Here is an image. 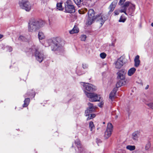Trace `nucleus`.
<instances>
[{
    "instance_id": "nucleus-24",
    "label": "nucleus",
    "mask_w": 153,
    "mask_h": 153,
    "mask_svg": "<svg viewBox=\"0 0 153 153\" xmlns=\"http://www.w3.org/2000/svg\"><path fill=\"white\" fill-rule=\"evenodd\" d=\"M131 4H130V2L129 1H126V2L123 6L122 7V8L121 9H125L126 10H127V8L128 6H130Z\"/></svg>"
},
{
    "instance_id": "nucleus-17",
    "label": "nucleus",
    "mask_w": 153,
    "mask_h": 153,
    "mask_svg": "<svg viewBox=\"0 0 153 153\" xmlns=\"http://www.w3.org/2000/svg\"><path fill=\"white\" fill-rule=\"evenodd\" d=\"M95 20V18L88 17L86 23V25H91Z\"/></svg>"
},
{
    "instance_id": "nucleus-34",
    "label": "nucleus",
    "mask_w": 153,
    "mask_h": 153,
    "mask_svg": "<svg viewBox=\"0 0 153 153\" xmlns=\"http://www.w3.org/2000/svg\"><path fill=\"white\" fill-rule=\"evenodd\" d=\"M151 144L150 143H148L146 145L145 149L146 150H148L150 147Z\"/></svg>"
},
{
    "instance_id": "nucleus-50",
    "label": "nucleus",
    "mask_w": 153,
    "mask_h": 153,
    "mask_svg": "<svg viewBox=\"0 0 153 153\" xmlns=\"http://www.w3.org/2000/svg\"><path fill=\"white\" fill-rule=\"evenodd\" d=\"M27 95V94H25V97H27V95L26 96V95Z\"/></svg>"
},
{
    "instance_id": "nucleus-37",
    "label": "nucleus",
    "mask_w": 153,
    "mask_h": 153,
    "mask_svg": "<svg viewBox=\"0 0 153 153\" xmlns=\"http://www.w3.org/2000/svg\"><path fill=\"white\" fill-rule=\"evenodd\" d=\"M75 4L77 5L80 4L82 0H74Z\"/></svg>"
},
{
    "instance_id": "nucleus-6",
    "label": "nucleus",
    "mask_w": 153,
    "mask_h": 153,
    "mask_svg": "<svg viewBox=\"0 0 153 153\" xmlns=\"http://www.w3.org/2000/svg\"><path fill=\"white\" fill-rule=\"evenodd\" d=\"M75 10L72 2L70 0H68L65 3V11L66 13H73L75 12Z\"/></svg>"
},
{
    "instance_id": "nucleus-27",
    "label": "nucleus",
    "mask_w": 153,
    "mask_h": 153,
    "mask_svg": "<svg viewBox=\"0 0 153 153\" xmlns=\"http://www.w3.org/2000/svg\"><path fill=\"white\" fill-rule=\"evenodd\" d=\"M57 9L60 10H63V8L62 7V5L61 3H58L56 4Z\"/></svg>"
},
{
    "instance_id": "nucleus-31",
    "label": "nucleus",
    "mask_w": 153,
    "mask_h": 153,
    "mask_svg": "<svg viewBox=\"0 0 153 153\" xmlns=\"http://www.w3.org/2000/svg\"><path fill=\"white\" fill-rule=\"evenodd\" d=\"M18 39L19 40L23 41H25L26 40L25 37L22 35H21L19 36Z\"/></svg>"
},
{
    "instance_id": "nucleus-32",
    "label": "nucleus",
    "mask_w": 153,
    "mask_h": 153,
    "mask_svg": "<svg viewBox=\"0 0 153 153\" xmlns=\"http://www.w3.org/2000/svg\"><path fill=\"white\" fill-rule=\"evenodd\" d=\"M86 38V36L85 35H82L80 37L81 40L82 41H85Z\"/></svg>"
},
{
    "instance_id": "nucleus-15",
    "label": "nucleus",
    "mask_w": 153,
    "mask_h": 153,
    "mask_svg": "<svg viewBox=\"0 0 153 153\" xmlns=\"http://www.w3.org/2000/svg\"><path fill=\"white\" fill-rule=\"evenodd\" d=\"M140 56L139 55H137L134 59V66L136 67H137L140 65V61L139 59Z\"/></svg>"
},
{
    "instance_id": "nucleus-25",
    "label": "nucleus",
    "mask_w": 153,
    "mask_h": 153,
    "mask_svg": "<svg viewBox=\"0 0 153 153\" xmlns=\"http://www.w3.org/2000/svg\"><path fill=\"white\" fill-rule=\"evenodd\" d=\"M126 148L130 151H133L135 149V147L134 146L128 145L126 146Z\"/></svg>"
},
{
    "instance_id": "nucleus-23",
    "label": "nucleus",
    "mask_w": 153,
    "mask_h": 153,
    "mask_svg": "<svg viewBox=\"0 0 153 153\" xmlns=\"http://www.w3.org/2000/svg\"><path fill=\"white\" fill-rule=\"evenodd\" d=\"M39 40H42L45 38V36L44 33L42 31H40L38 34Z\"/></svg>"
},
{
    "instance_id": "nucleus-4",
    "label": "nucleus",
    "mask_w": 153,
    "mask_h": 153,
    "mask_svg": "<svg viewBox=\"0 0 153 153\" xmlns=\"http://www.w3.org/2000/svg\"><path fill=\"white\" fill-rule=\"evenodd\" d=\"M20 7L26 11H30L31 8V5L28 0H22L19 1Z\"/></svg>"
},
{
    "instance_id": "nucleus-9",
    "label": "nucleus",
    "mask_w": 153,
    "mask_h": 153,
    "mask_svg": "<svg viewBox=\"0 0 153 153\" xmlns=\"http://www.w3.org/2000/svg\"><path fill=\"white\" fill-rule=\"evenodd\" d=\"M81 84L83 85L84 91L86 90L88 91H95L96 90L95 87L91 84L83 82H81Z\"/></svg>"
},
{
    "instance_id": "nucleus-39",
    "label": "nucleus",
    "mask_w": 153,
    "mask_h": 153,
    "mask_svg": "<svg viewBox=\"0 0 153 153\" xmlns=\"http://www.w3.org/2000/svg\"><path fill=\"white\" fill-rule=\"evenodd\" d=\"M120 10H115V11H114V13L115 15H116L119 14L120 12Z\"/></svg>"
},
{
    "instance_id": "nucleus-47",
    "label": "nucleus",
    "mask_w": 153,
    "mask_h": 153,
    "mask_svg": "<svg viewBox=\"0 0 153 153\" xmlns=\"http://www.w3.org/2000/svg\"><path fill=\"white\" fill-rule=\"evenodd\" d=\"M148 87H149V85H147L146 87L145 88V89H147L148 88Z\"/></svg>"
},
{
    "instance_id": "nucleus-36",
    "label": "nucleus",
    "mask_w": 153,
    "mask_h": 153,
    "mask_svg": "<svg viewBox=\"0 0 153 153\" xmlns=\"http://www.w3.org/2000/svg\"><path fill=\"white\" fill-rule=\"evenodd\" d=\"M122 85V83L120 81H118L116 84V86L117 88L120 87Z\"/></svg>"
},
{
    "instance_id": "nucleus-42",
    "label": "nucleus",
    "mask_w": 153,
    "mask_h": 153,
    "mask_svg": "<svg viewBox=\"0 0 153 153\" xmlns=\"http://www.w3.org/2000/svg\"><path fill=\"white\" fill-rule=\"evenodd\" d=\"M88 105L89 106L88 108H94L93 105L91 103L89 102L88 103Z\"/></svg>"
},
{
    "instance_id": "nucleus-10",
    "label": "nucleus",
    "mask_w": 153,
    "mask_h": 153,
    "mask_svg": "<svg viewBox=\"0 0 153 153\" xmlns=\"http://www.w3.org/2000/svg\"><path fill=\"white\" fill-rule=\"evenodd\" d=\"M113 130V126L111 123H108L107 127L105 132V138H108L111 135Z\"/></svg>"
},
{
    "instance_id": "nucleus-13",
    "label": "nucleus",
    "mask_w": 153,
    "mask_h": 153,
    "mask_svg": "<svg viewBox=\"0 0 153 153\" xmlns=\"http://www.w3.org/2000/svg\"><path fill=\"white\" fill-rule=\"evenodd\" d=\"M117 2V0H115L111 4L108 8L109 9V11L108 12L109 14H110L114 10L116 5Z\"/></svg>"
},
{
    "instance_id": "nucleus-18",
    "label": "nucleus",
    "mask_w": 153,
    "mask_h": 153,
    "mask_svg": "<svg viewBox=\"0 0 153 153\" xmlns=\"http://www.w3.org/2000/svg\"><path fill=\"white\" fill-rule=\"evenodd\" d=\"M136 71V69L134 68H132L130 69L128 72V76H130L133 75Z\"/></svg>"
},
{
    "instance_id": "nucleus-41",
    "label": "nucleus",
    "mask_w": 153,
    "mask_h": 153,
    "mask_svg": "<svg viewBox=\"0 0 153 153\" xmlns=\"http://www.w3.org/2000/svg\"><path fill=\"white\" fill-rule=\"evenodd\" d=\"M88 112H86V111H85V116L86 117H88V116H90V114L91 113L89 111H88Z\"/></svg>"
},
{
    "instance_id": "nucleus-3",
    "label": "nucleus",
    "mask_w": 153,
    "mask_h": 153,
    "mask_svg": "<svg viewBox=\"0 0 153 153\" xmlns=\"http://www.w3.org/2000/svg\"><path fill=\"white\" fill-rule=\"evenodd\" d=\"M27 51L32 53H34L36 59L39 62H42L45 58L43 53L39 51L34 45L30 48Z\"/></svg>"
},
{
    "instance_id": "nucleus-49",
    "label": "nucleus",
    "mask_w": 153,
    "mask_h": 153,
    "mask_svg": "<svg viewBox=\"0 0 153 153\" xmlns=\"http://www.w3.org/2000/svg\"><path fill=\"white\" fill-rule=\"evenodd\" d=\"M151 25L152 27H153V23H151Z\"/></svg>"
},
{
    "instance_id": "nucleus-43",
    "label": "nucleus",
    "mask_w": 153,
    "mask_h": 153,
    "mask_svg": "<svg viewBox=\"0 0 153 153\" xmlns=\"http://www.w3.org/2000/svg\"><path fill=\"white\" fill-rule=\"evenodd\" d=\"M126 0H120L119 2V4L121 5L123 4Z\"/></svg>"
},
{
    "instance_id": "nucleus-5",
    "label": "nucleus",
    "mask_w": 153,
    "mask_h": 153,
    "mask_svg": "<svg viewBox=\"0 0 153 153\" xmlns=\"http://www.w3.org/2000/svg\"><path fill=\"white\" fill-rule=\"evenodd\" d=\"M84 93L87 97L89 98L90 101L94 102L96 101H100L101 98V97L100 95H98L95 93H88L86 91H84Z\"/></svg>"
},
{
    "instance_id": "nucleus-14",
    "label": "nucleus",
    "mask_w": 153,
    "mask_h": 153,
    "mask_svg": "<svg viewBox=\"0 0 153 153\" xmlns=\"http://www.w3.org/2000/svg\"><path fill=\"white\" fill-rule=\"evenodd\" d=\"M117 91V88H114L109 94V98L112 101H113L114 99Z\"/></svg>"
},
{
    "instance_id": "nucleus-7",
    "label": "nucleus",
    "mask_w": 153,
    "mask_h": 153,
    "mask_svg": "<svg viewBox=\"0 0 153 153\" xmlns=\"http://www.w3.org/2000/svg\"><path fill=\"white\" fill-rule=\"evenodd\" d=\"M107 19V18L106 15L101 13L95 16V20H97V22L100 23L101 26Z\"/></svg>"
},
{
    "instance_id": "nucleus-28",
    "label": "nucleus",
    "mask_w": 153,
    "mask_h": 153,
    "mask_svg": "<svg viewBox=\"0 0 153 153\" xmlns=\"http://www.w3.org/2000/svg\"><path fill=\"white\" fill-rule=\"evenodd\" d=\"M96 115L94 114H90V116H88L87 118V120H88L90 119H92L94 118L95 117Z\"/></svg>"
},
{
    "instance_id": "nucleus-21",
    "label": "nucleus",
    "mask_w": 153,
    "mask_h": 153,
    "mask_svg": "<svg viewBox=\"0 0 153 153\" xmlns=\"http://www.w3.org/2000/svg\"><path fill=\"white\" fill-rule=\"evenodd\" d=\"M79 29L78 27L76 26H75L71 30L69 31V33L71 34H72L74 33H76L78 32Z\"/></svg>"
},
{
    "instance_id": "nucleus-40",
    "label": "nucleus",
    "mask_w": 153,
    "mask_h": 153,
    "mask_svg": "<svg viewBox=\"0 0 153 153\" xmlns=\"http://www.w3.org/2000/svg\"><path fill=\"white\" fill-rule=\"evenodd\" d=\"M82 67L84 69H86L88 67V65L86 64H82Z\"/></svg>"
},
{
    "instance_id": "nucleus-29",
    "label": "nucleus",
    "mask_w": 153,
    "mask_h": 153,
    "mask_svg": "<svg viewBox=\"0 0 153 153\" xmlns=\"http://www.w3.org/2000/svg\"><path fill=\"white\" fill-rule=\"evenodd\" d=\"M146 104L150 108L153 109V102H150Z\"/></svg>"
},
{
    "instance_id": "nucleus-1",
    "label": "nucleus",
    "mask_w": 153,
    "mask_h": 153,
    "mask_svg": "<svg viewBox=\"0 0 153 153\" xmlns=\"http://www.w3.org/2000/svg\"><path fill=\"white\" fill-rule=\"evenodd\" d=\"M45 24V22L41 20L33 19L28 23V30L29 32H36Z\"/></svg>"
},
{
    "instance_id": "nucleus-30",
    "label": "nucleus",
    "mask_w": 153,
    "mask_h": 153,
    "mask_svg": "<svg viewBox=\"0 0 153 153\" xmlns=\"http://www.w3.org/2000/svg\"><path fill=\"white\" fill-rule=\"evenodd\" d=\"M87 11V9L84 8L83 10H79V12L80 14H83Z\"/></svg>"
},
{
    "instance_id": "nucleus-35",
    "label": "nucleus",
    "mask_w": 153,
    "mask_h": 153,
    "mask_svg": "<svg viewBox=\"0 0 153 153\" xmlns=\"http://www.w3.org/2000/svg\"><path fill=\"white\" fill-rule=\"evenodd\" d=\"M94 110V108H88V109L86 110V112H88V111H89L91 113Z\"/></svg>"
},
{
    "instance_id": "nucleus-22",
    "label": "nucleus",
    "mask_w": 153,
    "mask_h": 153,
    "mask_svg": "<svg viewBox=\"0 0 153 153\" xmlns=\"http://www.w3.org/2000/svg\"><path fill=\"white\" fill-rule=\"evenodd\" d=\"M30 102V99L29 98H26L25 99L24 101V103L23 105V107H26L28 106Z\"/></svg>"
},
{
    "instance_id": "nucleus-16",
    "label": "nucleus",
    "mask_w": 153,
    "mask_h": 153,
    "mask_svg": "<svg viewBox=\"0 0 153 153\" xmlns=\"http://www.w3.org/2000/svg\"><path fill=\"white\" fill-rule=\"evenodd\" d=\"M75 144L77 146L79 150V152H81L83 150V148H82L80 144V141L78 140H76L75 141Z\"/></svg>"
},
{
    "instance_id": "nucleus-51",
    "label": "nucleus",
    "mask_w": 153,
    "mask_h": 153,
    "mask_svg": "<svg viewBox=\"0 0 153 153\" xmlns=\"http://www.w3.org/2000/svg\"><path fill=\"white\" fill-rule=\"evenodd\" d=\"M103 124H105V123L104 122H103Z\"/></svg>"
},
{
    "instance_id": "nucleus-20",
    "label": "nucleus",
    "mask_w": 153,
    "mask_h": 153,
    "mask_svg": "<svg viewBox=\"0 0 153 153\" xmlns=\"http://www.w3.org/2000/svg\"><path fill=\"white\" fill-rule=\"evenodd\" d=\"M94 13V10L92 9H90L88 12V17L95 18Z\"/></svg>"
},
{
    "instance_id": "nucleus-26",
    "label": "nucleus",
    "mask_w": 153,
    "mask_h": 153,
    "mask_svg": "<svg viewBox=\"0 0 153 153\" xmlns=\"http://www.w3.org/2000/svg\"><path fill=\"white\" fill-rule=\"evenodd\" d=\"M89 128L91 131H92L93 129L94 128V126L93 122L91 121L89 123Z\"/></svg>"
},
{
    "instance_id": "nucleus-2",
    "label": "nucleus",
    "mask_w": 153,
    "mask_h": 153,
    "mask_svg": "<svg viewBox=\"0 0 153 153\" xmlns=\"http://www.w3.org/2000/svg\"><path fill=\"white\" fill-rule=\"evenodd\" d=\"M45 47L51 45V48L52 51L58 50L59 49V42L55 39H50L46 40L44 43Z\"/></svg>"
},
{
    "instance_id": "nucleus-19",
    "label": "nucleus",
    "mask_w": 153,
    "mask_h": 153,
    "mask_svg": "<svg viewBox=\"0 0 153 153\" xmlns=\"http://www.w3.org/2000/svg\"><path fill=\"white\" fill-rule=\"evenodd\" d=\"M139 136L140 133L138 131H135L132 134V138L134 140H137Z\"/></svg>"
},
{
    "instance_id": "nucleus-12",
    "label": "nucleus",
    "mask_w": 153,
    "mask_h": 153,
    "mask_svg": "<svg viewBox=\"0 0 153 153\" xmlns=\"http://www.w3.org/2000/svg\"><path fill=\"white\" fill-rule=\"evenodd\" d=\"M126 72L124 69H122L118 71L117 74L118 75L117 78L121 80H124L125 78V75Z\"/></svg>"
},
{
    "instance_id": "nucleus-45",
    "label": "nucleus",
    "mask_w": 153,
    "mask_h": 153,
    "mask_svg": "<svg viewBox=\"0 0 153 153\" xmlns=\"http://www.w3.org/2000/svg\"><path fill=\"white\" fill-rule=\"evenodd\" d=\"M103 105V103L102 102H100L98 104V106L100 107H102Z\"/></svg>"
},
{
    "instance_id": "nucleus-33",
    "label": "nucleus",
    "mask_w": 153,
    "mask_h": 153,
    "mask_svg": "<svg viewBox=\"0 0 153 153\" xmlns=\"http://www.w3.org/2000/svg\"><path fill=\"white\" fill-rule=\"evenodd\" d=\"M106 55L104 53H102L100 54V57L102 59H104L105 58Z\"/></svg>"
},
{
    "instance_id": "nucleus-44",
    "label": "nucleus",
    "mask_w": 153,
    "mask_h": 153,
    "mask_svg": "<svg viewBox=\"0 0 153 153\" xmlns=\"http://www.w3.org/2000/svg\"><path fill=\"white\" fill-rule=\"evenodd\" d=\"M125 20L124 19H122V16L121 17L120 19L119 20V22H124L125 21Z\"/></svg>"
},
{
    "instance_id": "nucleus-48",
    "label": "nucleus",
    "mask_w": 153,
    "mask_h": 153,
    "mask_svg": "<svg viewBox=\"0 0 153 153\" xmlns=\"http://www.w3.org/2000/svg\"><path fill=\"white\" fill-rule=\"evenodd\" d=\"M3 37V35L0 34V39L1 38Z\"/></svg>"
},
{
    "instance_id": "nucleus-38",
    "label": "nucleus",
    "mask_w": 153,
    "mask_h": 153,
    "mask_svg": "<svg viewBox=\"0 0 153 153\" xmlns=\"http://www.w3.org/2000/svg\"><path fill=\"white\" fill-rule=\"evenodd\" d=\"M6 49L7 51L9 52H11L12 50V48L10 46H6Z\"/></svg>"
},
{
    "instance_id": "nucleus-11",
    "label": "nucleus",
    "mask_w": 153,
    "mask_h": 153,
    "mask_svg": "<svg viewBox=\"0 0 153 153\" xmlns=\"http://www.w3.org/2000/svg\"><path fill=\"white\" fill-rule=\"evenodd\" d=\"M123 57L121 56L114 62L115 67L116 68L120 69L123 66L124 64L123 61Z\"/></svg>"
},
{
    "instance_id": "nucleus-8",
    "label": "nucleus",
    "mask_w": 153,
    "mask_h": 153,
    "mask_svg": "<svg viewBox=\"0 0 153 153\" xmlns=\"http://www.w3.org/2000/svg\"><path fill=\"white\" fill-rule=\"evenodd\" d=\"M135 10V5L134 4H131L127 10H126L125 9H121L120 11L121 13H124L127 15L132 16Z\"/></svg>"
},
{
    "instance_id": "nucleus-46",
    "label": "nucleus",
    "mask_w": 153,
    "mask_h": 153,
    "mask_svg": "<svg viewBox=\"0 0 153 153\" xmlns=\"http://www.w3.org/2000/svg\"><path fill=\"white\" fill-rule=\"evenodd\" d=\"M28 95L30 96H32L33 97H34L35 95V94L34 93H33L32 92L31 94H29Z\"/></svg>"
}]
</instances>
